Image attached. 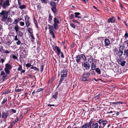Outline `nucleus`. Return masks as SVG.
<instances>
[{
    "mask_svg": "<svg viewBox=\"0 0 128 128\" xmlns=\"http://www.w3.org/2000/svg\"><path fill=\"white\" fill-rule=\"evenodd\" d=\"M26 8V6L24 5H20L19 7V8L22 9H23L25 8Z\"/></svg>",
    "mask_w": 128,
    "mask_h": 128,
    "instance_id": "72a5a7b5",
    "label": "nucleus"
},
{
    "mask_svg": "<svg viewBox=\"0 0 128 128\" xmlns=\"http://www.w3.org/2000/svg\"><path fill=\"white\" fill-rule=\"evenodd\" d=\"M43 69H44V65H42L41 66H40V68L41 72H42L43 71Z\"/></svg>",
    "mask_w": 128,
    "mask_h": 128,
    "instance_id": "6e6d98bb",
    "label": "nucleus"
},
{
    "mask_svg": "<svg viewBox=\"0 0 128 128\" xmlns=\"http://www.w3.org/2000/svg\"><path fill=\"white\" fill-rule=\"evenodd\" d=\"M82 79V80L83 81H88L89 80V76H84L83 75Z\"/></svg>",
    "mask_w": 128,
    "mask_h": 128,
    "instance_id": "ddd939ff",
    "label": "nucleus"
},
{
    "mask_svg": "<svg viewBox=\"0 0 128 128\" xmlns=\"http://www.w3.org/2000/svg\"><path fill=\"white\" fill-rule=\"evenodd\" d=\"M12 56L13 58L14 59H16L17 58V57L14 55H13Z\"/></svg>",
    "mask_w": 128,
    "mask_h": 128,
    "instance_id": "052dcab7",
    "label": "nucleus"
},
{
    "mask_svg": "<svg viewBox=\"0 0 128 128\" xmlns=\"http://www.w3.org/2000/svg\"><path fill=\"white\" fill-rule=\"evenodd\" d=\"M126 63V62L125 61L122 60L121 61L119 64H120L122 66H124Z\"/></svg>",
    "mask_w": 128,
    "mask_h": 128,
    "instance_id": "bb28decb",
    "label": "nucleus"
},
{
    "mask_svg": "<svg viewBox=\"0 0 128 128\" xmlns=\"http://www.w3.org/2000/svg\"><path fill=\"white\" fill-rule=\"evenodd\" d=\"M84 67L86 68V70H88L90 68V65L89 64L86 62H84Z\"/></svg>",
    "mask_w": 128,
    "mask_h": 128,
    "instance_id": "4468645a",
    "label": "nucleus"
},
{
    "mask_svg": "<svg viewBox=\"0 0 128 128\" xmlns=\"http://www.w3.org/2000/svg\"><path fill=\"white\" fill-rule=\"evenodd\" d=\"M11 110V112H12L13 113H16V110L14 109H12Z\"/></svg>",
    "mask_w": 128,
    "mask_h": 128,
    "instance_id": "0e129e2a",
    "label": "nucleus"
},
{
    "mask_svg": "<svg viewBox=\"0 0 128 128\" xmlns=\"http://www.w3.org/2000/svg\"><path fill=\"white\" fill-rule=\"evenodd\" d=\"M4 70L6 74H7L10 73V70L7 69L6 68H4Z\"/></svg>",
    "mask_w": 128,
    "mask_h": 128,
    "instance_id": "c756f323",
    "label": "nucleus"
},
{
    "mask_svg": "<svg viewBox=\"0 0 128 128\" xmlns=\"http://www.w3.org/2000/svg\"><path fill=\"white\" fill-rule=\"evenodd\" d=\"M18 23V21L17 20V19H15L14 22L12 24H17Z\"/></svg>",
    "mask_w": 128,
    "mask_h": 128,
    "instance_id": "3c124183",
    "label": "nucleus"
},
{
    "mask_svg": "<svg viewBox=\"0 0 128 128\" xmlns=\"http://www.w3.org/2000/svg\"><path fill=\"white\" fill-rule=\"evenodd\" d=\"M20 25L21 26H24V22H20Z\"/></svg>",
    "mask_w": 128,
    "mask_h": 128,
    "instance_id": "13d9d810",
    "label": "nucleus"
},
{
    "mask_svg": "<svg viewBox=\"0 0 128 128\" xmlns=\"http://www.w3.org/2000/svg\"><path fill=\"white\" fill-rule=\"evenodd\" d=\"M7 21H8L10 22L11 23L12 22V20L11 18H7Z\"/></svg>",
    "mask_w": 128,
    "mask_h": 128,
    "instance_id": "a19ab883",
    "label": "nucleus"
},
{
    "mask_svg": "<svg viewBox=\"0 0 128 128\" xmlns=\"http://www.w3.org/2000/svg\"><path fill=\"white\" fill-rule=\"evenodd\" d=\"M87 126V125L85 124L82 126V128H86Z\"/></svg>",
    "mask_w": 128,
    "mask_h": 128,
    "instance_id": "680f3d73",
    "label": "nucleus"
},
{
    "mask_svg": "<svg viewBox=\"0 0 128 128\" xmlns=\"http://www.w3.org/2000/svg\"><path fill=\"white\" fill-rule=\"evenodd\" d=\"M74 18V15L73 14H71L69 18L70 19H72Z\"/></svg>",
    "mask_w": 128,
    "mask_h": 128,
    "instance_id": "8fccbe9b",
    "label": "nucleus"
},
{
    "mask_svg": "<svg viewBox=\"0 0 128 128\" xmlns=\"http://www.w3.org/2000/svg\"><path fill=\"white\" fill-rule=\"evenodd\" d=\"M96 122L99 124V128H104L108 122L107 120H103L102 119H99Z\"/></svg>",
    "mask_w": 128,
    "mask_h": 128,
    "instance_id": "7ed1b4c3",
    "label": "nucleus"
},
{
    "mask_svg": "<svg viewBox=\"0 0 128 128\" xmlns=\"http://www.w3.org/2000/svg\"><path fill=\"white\" fill-rule=\"evenodd\" d=\"M64 78L62 76H61V78L60 79L59 83H58V86L60 85L61 83L62 82L63 80H64Z\"/></svg>",
    "mask_w": 128,
    "mask_h": 128,
    "instance_id": "e433bc0d",
    "label": "nucleus"
},
{
    "mask_svg": "<svg viewBox=\"0 0 128 128\" xmlns=\"http://www.w3.org/2000/svg\"><path fill=\"white\" fill-rule=\"evenodd\" d=\"M19 39V37L17 35H16L14 37V40L15 41H17Z\"/></svg>",
    "mask_w": 128,
    "mask_h": 128,
    "instance_id": "c9c22d12",
    "label": "nucleus"
},
{
    "mask_svg": "<svg viewBox=\"0 0 128 128\" xmlns=\"http://www.w3.org/2000/svg\"><path fill=\"white\" fill-rule=\"evenodd\" d=\"M0 60V62L2 64H3L5 61L6 60V57H4V58H1Z\"/></svg>",
    "mask_w": 128,
    "mask_h": 128,
    "instance_id": "c03bdc74",
    "label": "nucleus"
},
{
    "mask_svg": "<svg viewBox=\"0 0 128 128\" xmlns=\"http://www.w3.org/2000/svg\"><path fill=\"white\" fill-rule=\"evenodd\" d=\"M42 88H40V89H38L37 91V92H39L41 91H42Z\"/></svg>",
    "mask_w": 128,
    "mask_h": 128,
    "instance_id": "338daca9",
    "label": "nucleus"
},
{
    "mask_svg": "<svg viewBox=\"0 0 128 128\" xmlns=\"http://www.w3.org/2000/svg\"><path fill=\"white\" fill-rule=\"evenodd\" d=\"M115 19L114 18L113 16L109 18L107 20V22L108 23L111 22V23H114L115 22Z\"/></svg>",
    "mask_w": 128,
    "mask_h": 128,
    "instance_id": "9b49d317",
    "label": "nucleus"
},
{
    "mask_svg": "<svg viewBox=\"0 0 128 128\" xmlns=\"http://www.w3.org/2000/svg\"><path fill=\"white\" fill-rule=\"evenodd\" d=\"M98 124L96 122L92 123V127L93 128H98Z\"/></svg>",
    "mask_w": 128,
    "mask_h": 128,
    "instance_id": "dca6fc26",
    "label": "nucleus"
},
{
    "mask_svg": "<svg viewBox=\"0 0 128 128\" xmlns=\"http://www.w3.org/2000/svg\"><path fill=\"white\" fill-rule=\"evenodd\" d=\"M35 5L37 7L38 9H40L41 8V6L39 4H36Z\"/></svg>",
    "mask_w": 128,
    "mask_h": 128,
    "instance_id": "de8ad7c7",
    "label": "nucleus"
},
{
    "mask_svg": "<svg viewBox=\"0 0 128 128\" xmlns=\"http://www.w3.org/2000/svg\"><path fill=\"white\" fill-rule=\"evenodd\" d=\"M96 71L98 74H100L101 73L100 70L98 68H96L95 69Z\"/></svg>",
    "mask_w": 128,
    "mask_h": 128,
    "instance_id": "2f4dec72",
    "label": "nucleus"
},
{
    "mask_svg": "<svg viewBox=\"0 0 128 128\" xmlns=\"http://www.w3.org/2000/svg\"><path fill=\"white\" fill-rule=\"evenodd\" d=\"M73 22L78 24H80V23L76 20H72Z\"/></svg>",
    "mask_w": 128,
    "mask_h": 128,
    "instance_id": "e2e57ef3",
    "label": "nucleus"
},
{
    "mask_svg": "<svg viewBox=\"0 0 128 128\" xmlns=\"http://www.w3.org/2000/svg\"><path fill=\"white\" fill-rule=\"evenodd\" d=\"M14 28L16 32L17 33L18 31L20 30L18 24H16L14 27Z\"/></svg>",
    "mask_w": 128,
    "mask_h": 128,
    "instance_id": "b1692460",
    "label": "nucleus"
},
{
    "mask_svg": "<svg viewBox=\"0 0 128 128\" xmlns=\"http://www.w3.org/2000/svg\"><path fill=\"white\" fill-rule=\"evenodd\" d=\"M52 16L50 14H49V18H48V22L50 23H51L52 21Z\"/></svg>",
    "mask_w": 128,
    "mask_h": 128,
    "instance_id": "a878e982",
    "label": "nucleus"
},
{
    "mask_svg": "<svg viewBox=\"0 0 128 128\" xmlns=\"http://www.w3.org/2000/svg\"><path fill=\"white\" fill-rule=\"evenodd\" d=\"M16 42V43L17 45H19L20 44H21V46L22 44L23 43H22L20 40H18Z\"/></svg>",
    "mask_w": 128,
    "mask_h": 128,
    "instance_id": "f704fd0d",
    "label": "nucleus"
},
{
    "mask_svg": "<svg viewBox=\"0 0 128 128\" xmlns=\"http://www.w3.org/2000/svg\"><path fill=\"white\" fill-rule=\"evenodd\" d=\"M91 69L92 70H95L96 68V66L94 62L92 63L91 66Z\"/></svg>",
    "mask_w": 128,
    "mask_h": 128,
    "instance_id": "393cba45",
    "label": "nucleus"
},
{
    "mask_svg": "<svg viewBox=\"0 0 128 128\" xmlns=\"http://www.w3.org/2000/svg\"><path fill=\"white\" fill-rule=\"evenodd\" d=\"M8 115L9 113L8 111H3L2 112V115L1 116V117L5 120L8 116Z\"/></svg>",
    "mask_w": 128,
    "mask_h": 128,
    "instance_id": "6e6552de",
    "label": "nucleus"
},
{
    "mask_svg": "<svg viewBox=\"0 0 128 128\" xmlns=\"http://www.w3.org/2000/svg\"><path fill=\"white\" fill-rule=\"evenodd\" d=\"M70 26L74 28H75V25L73 23H71L70 24Z\"/></svg>",
    "mask_w": 128,
    "mask_h": 128,
    "instance_id": "5fc2aeb1",
    "label": "nucleus"
},
{
    "mask_svg": "<svg viewBox=\"0 0 128 128\" xmlns=\"http://www.w3.org/2000/svg\"><path fill=\"white\" fill-rule=\"evenodd\" d=\"M18 120L19 119L17 117L16 120H14L11 123L10 125L11 128H12L14 124L16 122H17Z\"/></svg>",
    "mask_w": 128,
    "mask_h": 128,
    "instance_id": "a211bd4d",
    "label": "nucleus"
},
{
    "mask_svg": "<svg viewBox=\"0 0 128 128\" xmlns=\"http://www.w3.org/2000/svg\"><path fill=\"white\" fill-rule=\"evenodd\" d=\"M8 14V12L6 10H3L0 13V16L2 21H5L7 20Z\"/></svg>",
    "mask_w": 128,
    "mask_h": 128,
    "instance_id": "f03ea898",
    "label": "nucleus"
},
{
    "mask_svg": "<svg viewBox=\"0 0 128 128\" xmlns=\"http://www.w3.org/2000/svg\"><path fill=\"white\" fill-rule=\"evenodd\" d=\"M2 26H0V36H2Z\"/></svg>",
    "mask_w": 128,
    "mask_h": 128,
    "instance_id": "a18cd8bd",
    "label": "nucleus"
},
{
    "mask_svg": "<svg viewBox=\"0 0 128 128\" xmlns=\"http://www.w3.org/2000/svg\"><path fill=\"white\" fill-rule=\"evenodd\" d=\"M128 57V49H126L124 50V53L122 56V60L125 59Z\"/></svg>",
    "mask_w": 128,
    "mask_h": 128,
    "instance_id": "1a4fd4ad",
    "label": "nucleus"
},
{
    "mask_svg": "<svg viewBox=\"0 0 128 128\" xmlns=\"http://www.w3.org/2000/svg\"><path fill=\"white\" fill-rule=\"evenodd\" d=\"M119 103V102H111V104H118Z\"/></svg>",
    "mask_w": 128,
    "mask_h": 128,
    "instance_id": "69168bd1",
    "label": "nucleus"
},
{
    "mask_svg": "<svg viewBox=\"0 0 128 128\" xmlns=\"http://www.w3.org/2000/svg\"><path fill=\"white\" fill-rule=\"evenodd\" d=\"M32 65H31L30 64L28 63L26 64V67H30V66H31Z\"/></svg>",
    "mask_w": 128,
    "mask_h": 128,
    "instance_id": "4d7b16f0",
    "label": "nucleus"
},
{
    "mask_svg": "<svg viewBox=\"0 0 128 128\" xmlns=\"http://www.w3.org/2000/svg\"><path fill=\"white\" fill-rule=\"evenodd\" d=\"M5 68L10 70L12 68V67L10 64H5Z\"/></svg>",
    "mask_w": 128,
    "mask_h": 128,
    "instance_id": "4be33fe9",
    "label": "nucleus"
},
{
    "mask_svg": "<svg viewBox=\"0 0 128 128\" xmlns=\"http://www.w3.org/2000/svg\"><path fill=\"white\" fill-rule=\"evenodd\" d=\"M124 36L126 38H127L128 37V33L126 32L124 35Z\"/></svg>",
    "mask_w": 128,
    "mask_h": 128,
    "instance_id": "bf43d9fd",
    "label": "nucleus"
},
{
    "mask_svg": "<svg viewBox=\"0 0 128 128\" xmlns=\"http://www.w3.org/2000/svg\"><path fill=\"white\" fill-rule=\"evenodd\" d=\"M50 5L53 6V7L54 6H56V4L54 2V1H51L50 3Z\"/></svg>",
    "mask_w": 128,
    "mask_h": 128,
    "instance_id": "c85d7f7f",
    "label": "nucleus"
},
{
    "mask_svg": "<svg viewBox=\"0 0 128 128\" xmlns=\"http://www.w3.org/2000/svg\"><path fill=\"white\" fill-rule=\"evenodd\" d=\"M76 62L77 64H80V55H78L76 57Z\"/></svg>",
    "mask_w": 128,
    "mask_h": 128,
    "instance_id": "2eb2a0df",
    "label": "nucleus"
},
{
    "mask_svg": "<svg viewBox=\"0 0 128 128\" xmlns=\"http://www.w3.org/2000/svg\"><path fill=\"white\" fill-rule=\"evenodd\" d=\"M0 75L1 77L0 80H2V81L5 80V79L7 77V74H6L4 71L3 70L1 71Z\"/></svg>",
    "mask_w": 128,
    "mask_h": 128,
    "instance_id": "0eeeda50",
    "label": "nucleus"
},
{
    "mask_svg": "<svg viewBox=\"0 0 128 128\" xmlns=\"http://www.w3.org/2000/svg\"><path fill=\"white\" fill-rule=\"evenodd\" d=\"M83 75H84V76H89L90 75V73L89 72H85L84 73Z\"/></svg>",
    "mask_w": 128,
    "mask_h": 128,
    "instance_id": "58836bf2",
    "label": "nucleus"
},
{
    "mask_svg": "<svg viewBox=\"0 0 128 128\" xmlns=\"http://www.w3.org/2000/svg\"><path fill=\"white\" fill-rule=\"evenodd\" d=\"M100 95V94H98V95L94 97V98L95 100H97L99 98Z\"/></svg>",
    "mask_w": 128,
    "mask_h": 128,
    "instance_id": "49530a36",
    "label": "nucleus"
},
{
    "mask_svg": "<svg viewBox=\"0 0 128 128\" xmlns=\"http://www.w3.org/2000/svg\"><path fill=\"white\" fill-rule=\"evenodd\" d=\"M23 34L20 31H18V35L21 37L22 36Z\"/></svg>",
    "mask_w": 128,
    "mask_h": 128,
    "instance_id": "79ce46f5",
    "label": "nucleus"
},
{
    "mask_svg": "<svg viewBox=\"0 0 128 128\" xmlns=\"http://www.w3.org/2000/svg\"><path fill=\"white\" fill-rule=\"evenodd\" d=\"M48 29L49 30V32L50 34L51 35L53 38H55L54 34V32L55 31L54 29V26L48 24Z\"/></svg>",
    "mask_w": 128,
    "mask_h": 128,
    "instance_id": "39448f33",
    "label": "nucleus"
},
{
    "mask_svg": "<svg viewBox=\"0 0 128 128\" xmlns=\"http://www.w3.org/2000/svg\"><path fill=\"white\" fill-rule=\"evenodd\" d=\"M74 14H75V16L76 18H80V17L79 16H79L80 15V13L79 12H75L74 13Z\"/></svg>",
    "mask_w": 128,
    "mask_h": 128,
    "instance_id": "cd10ccee",
    "label": "nucleus"
},
{
    "mask_svg": "<svg viewBox=\"0 0 128 128\" xmlns=\"http://www.w3.org/2000/svg\"><path fill=\"white\" fill-rule=\"evenodd\" d=\"M93 123V122L92 121H90L89 123L87 124H86L87 126V127L88 128H91L92 127V124Z\"/></svg>",
    "mask_w": 128,
    "mask_h": 128,
    "instance_id": "aec40b11",
    "label": "nucleus"
},
{
    "mask_svg": "<svg viewBox=\"0 0 128 128\" xmlns=\"http://www.w3.org/2000/svg\"><path fill=\"white\" fill-rule=\"evenodd\" d=\"M80 56V57L82 58L83 60L84 61H86V58L84 55L83 54H81Z\"/></svg>",
    "mask_w": 128,
    "mask_h": 128,
    "instance_id": "7c9ffc66",
    "label": "nucleus"
},
{
    "mask_svg": "<svg viewBox=\"0 0 128 128\" xmlns=\"http://www.w3.org/2000/svg\"><path fill=\"white\" fill-rule=\"evenodd\" d=\"M117 61L118 62V64H119L121 61V59L120 57V58H118L117 60Z\"/></svg>",
    "mask_w": 128,
    "mask_h": 128,
    "instance_id": "09e8293b",
    "label": "nucleus"
},
{
    "mask_svg": "<svg viewBox=\"0 0 128 128\" xmlns=\"http://www.w3.org/2000/svg\"><path fill=\"white\" fill-rule=\"evenodd\" d=\"M53 49L54 51L56 50L57 52L61 51V50L59 47L57 46H56L54 47L53 48Z\"/></svg>",
    "mask_w": 128,
    "mask_h": 128,
    "instance_id": "5701e85b",
    "label": "nucleus"
},
{
    "mask_svg": "<svg viewBox=\"0 0 128 128\" xmlns=\"http://www.w3.org/2000/svg\"><path fill=\"white\" fill-rule=\"evenodd\" d=\"M124 48V45H120L118 50L116 47H114L113 50L114 53L117 56L120 57H122L123 53V50Z\"/></svg>",
    "mask_w": 128,
    "mask_h": 128,
    "instance_id": "f257e3e1",
    "label": "nucleus"
},
{
    "mask_svg": "<svg viewBox=\"0 0 128 128\" xmlns=\"http://www.w3.org/2000/svg\"><path fill=\"white\" fill-rule=\"evenodd\" d=\"M29 18L26 17H25V23L27 28H28L30 24V21L29 20Z\"/></svg>",
    "mask_w": 128,
    "mask_h": 128,
    "instance_id": "9d476101",
    "label": "nucleus"
},
{
    "mask_svg": "<svg viewBox=\"0 0 128 128\" xmlns=\"http://www.w3.org/2000/svg\"><path fill=\"white\" fill-rule=\"evenodd\" d=\"M22 66L20 65L19 66V67L18 68V70L20 71V70H22Z\"/></svg>",
    "mask_w": 128,
    "mask_h": 128,
    "instance_id": "603ef678",
    "label": "nucleus"
},
{
    "mask_svg": "<svg viewBox=\"0 0 128 128\" xmlns=\"http://www.w3.org/2000/svg\"><path fill=\"white\" fill-rule=\"evenodd\" d=\"M42 3L46 4L47 3V0H41Z\"/></svg>",
    "mask_w": 128,
    "mask_h": 128,
    "instance_id": "864d4df0",
    "label": "nucleus"
},
{
    "mask_svg": "<svg viewBox=\"0 0 128 128\" xmlns=\"http://www.w3.org/2000/svg\"><path fill=\"white\" fill-rule=\"evenodd\" d=\"M58 95V92H55L52 94V97L55 99H56Z\"/></svg>",
    "mask_w": 128,
    "mask_h": 128,
    "instance_id": "6ab92c4d",
    "label": "nucleus"
},
{
    "mask_svg": "<svg viewBox=\"0 0 128 128\" xmlns=\"http://www.w3.org/2000/svg\"><path fill=\"white\" fill-rule=\"evenodd\" d=\"M7 100V99L6 98H4L3 101L2 102V105L4 104L6 102Z\"/></svg>",
    "mask_w": 128,
    "mask_h": 128,
    "instance_id": "4c0bfd02",
    "label": "nucleus"
},
{
    "mask_svg": "<svg viewBox=\"0 0 128 128\" xmlns=\"http://www.w3.org/2000/svg\"><path fill=\"white\" fill-rule=\"evenodd\" d=\"M105 46H108L110 43L109 40L107 38H105L104 40Z\"/></svg>",
    "mask_w": 128,
    "mask_h": 128,
    "instance_id": "f3484780",
    "label": "nucleus"
},
{
    "mask_svg": "<svg viewBox=\"0 0 128 128\" xmlns=\"http://www.w3.org/2000/svg\"><path fill=\"white\" fill-rule=\"evenodd\" d=\"M0 5L2 6L3 8H6L7 6L10 5L9 1L8 0H6L5 1H3V0H1Z\"/></svg>",
    "mask_w": 128,
    "mask_h": 128,
    "instance_id": "20e7f679",
    "label": "nucleus"
},
{
    "mask_svg": "<svg viewBox=\"0 0 128 128\" xmlns=\"http://www.w3.org/2000/svg\"><path fill=\"white\" fill-rule=\"evenodd\" d=\"M88 61L90 63L93 62V58H90L88 59Z\"/></svg>",
    "mask_w": 128,
    "mask_h": 128,
    "instance_id": "ea45409f",
    "label": "nucleus"
},
{
    "mask_svg": "<svg viewBox=\"0 0 128 128\" xmlns=\"http://www.w3.org/2000/svg\"><path fill=\"white\" fill-rule=\"evenodd\" d=\"M34 23L35 24L36 26L37 27V28H38V24H37V21L35 19H34Z\"/></svg>",
    "mask_w": 128,
    "mask_h": 128,
    "instance_id": "37998d69",
    "label": "nucleus"
},
{
    "mask_svg": "<svg viewBox=\"0 0 128 128\" xmlns=\"http://www.w3.org/2000/svg\"><path fill=\"white\" fill-rule=\"evenodd\" d=\"M51 10L54 14H57V12L56 6L52 7L51 8Z\"/></svg>",
    "mask_w": 128,
    "mask_h": 128,
    "instance_id": "412c9836",
    "label": "nucleus"
},
{
    "mask_svg": "<svg viewBox=\"0 0 128 128\" xmlns=\"http://www.w3.org/2000/svg\"><path fill=\"white\" fill-rule=\"evenodd\" d=\"M28 28L27 29L28 31L29 32L30 34H31L32 33V32L31 31L32 30V27H28V28Z\"/></svg>",
    "mask_w": 128,
    "mask_h": 128,
    "instance_id": "473e14b6",
    "label": "nucleus"
},
{
    "mask_svg": "<svg viewBox=\"0 0 128 128\" xmlns=\"http://www.w3.org/2000/svg\"><path fill=\"white\" fill-rule=\"evenodd\" d=\"M18 4L20 5L21 2H22V0H18Z\"/></svg>",
    "mask_w": 128,
    "mask_h": 128,
    "instance_id": "774afa93",
    "label": "nucleus"
},
{
    "mask_svg": "<svg viewBox=\"0 0 128 128\" xmlns=\"http://www.w3.org/2000/svg\"><path fill=\"white\" fill-rule=\"evenodd\" d=\"M54 24L53 26L54 28L56 30H57L58 28V25L60 24V22L58 19L56 17H54L53 20Z\"/></svg>",
    "mask_w": 128,
    "mask_h": 128,
    "instance_id": "423d86ee",
    "label": "nucleus"
},
{
    "mask_svg": "<svg viewBox=\"0 0 128 128\" xmlns=\"http://www.w3.org/2000/svg\"><path fill=\"white\" fill-rule=\"evenodd\" d=\"M67 75V72L66 70H63L61 72V76L66 77Z\"/></svg>",
    "mask_w": 128,
    "mask_h": 128,
    "instance_id": "f8f14e48",
    "label": "nucleus"
}]
</instances>
